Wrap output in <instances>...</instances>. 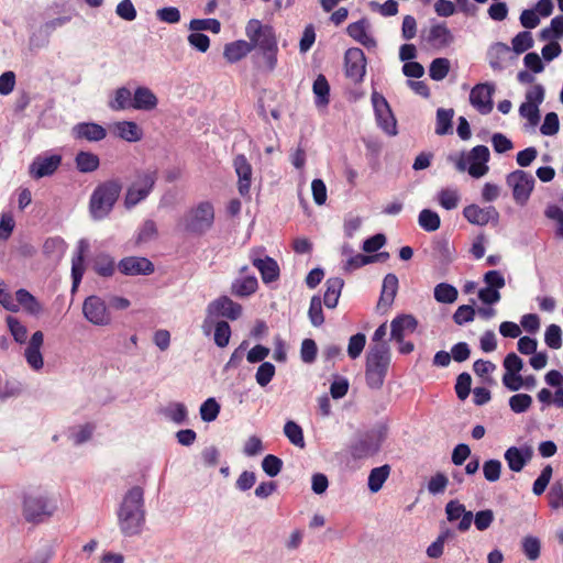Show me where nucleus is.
Masks as SVG:
<instances>
[{"label":"nucleus","mask_w":563,"mask_h":563,"mask_svg":"<svg viewBox=\"0 0 563 563\" xmlns=\"http://www.w3.org/2000/svg\"><path fill=\"white\" fill-rule=\"evenodd\" d=\"M117 515L120 531L124 537L142 533L146 516L142 487L133 486L124 494Z\"/></svg>","instance_id":"1"},{"label":"nucleus","mask_w":563,"mask_h":563,"mask_svg":"<svg viewBox=\"0 0 563 563\" xmlns=\"http://www.w3.org/2000/svg\"><path fill=\"white\" fill-rule=\"evenodd\" d=\"M245 34L252 51L257 48L264 58V69L273 71L277 65L278 44L275 30L269 24L252 19L247 22Z\"/></svg>","instance_id":"2"},{"label":"nucleus","mask_w":563,"mask_h":563,"mask_svg":"<svg viewBox=\"0 0 563 563\" xmlns=\"http://www.w3.org/2000/svg\"><path fill=\"white\" fill-rule=\"evenodd\" d=\"M23 519L37 526L47 521L56 511V503L40 488H30L21 493Z\"/></svg>","instance_id":"3"},{"label":"nucleus","mask_w":563,"mask_h":563,"mask_svg":"<svg viewBox=\"0 0 563 563\" xmlns=\"http://www.w3.org/2000/svg\"><path fill=\"white\" fill-rule=\"evenodd\" d=\"M390 364V349L387 342L372 344L366 354L365 380L371 389H380Z\"/></svg>","instance_id":"4"},{"label":"nucleus","mask_w":563,"mask_h":563,"mask_svg":"<svg viewBox=\"0 0 563 563\" xmlns=\"http://www.w3.org/2000/svg\"><path fill=\"white\" fill-rule=\"evenodd\" d=\"M214 223V207L210 201H200L185 211L179 219L181 230L194 236H202Z\"/></svg>","instance_id":"5"},{"label":"nucleus","mask_w":563,"mask_h":563,"mask_svg":"<svg viewBox=\"0 0 563 563\" xmlns=\"http://www.w3.org/2000/svg\"><path fill=\"white\" fill-rule=\"evenodd\" d=\"M122 190L119 179H110L99 184L89 200V211L93 219L101 220L109 216Z\"/></svg>","instance_id":"6"},{"label":"nucleus","mask_w":563,"mask_h":563,"mask_svg":"<svg viewBox=\"0 0 563 563\" xmlns=\"http://www.w3.org/2000/svg\"><path fill=\"white\" fill-rule=\"evenodd\" d=\"M388 428L382 423L365 432L358 433L349 444V453L353 460H364L380 451L387 438Z\"/></svg>","instance_id":"7"},{"label":"nucleus","mask_w":563,"mask_h":563,"mask_svg":"<svg viewBox=\"0 0 563 563\" xmlns=\"http://www.w3.org/2000/svg\"><path fill=\"white\" fill-rule=\"evenodd\" d=\"M158 179L157 169H137L134 179L128 186L124 196V207L130 210L144 201L154 190Z\"/></svg>","instance_id":"8"},{"label":"nucleus","mask_w":563,"mask_h":563,"mask_svg":"<svg viewBox=\"0 0 563 563\" xmlns=\"http://www.w3.org/2000/svg\"><path fill=\"white\" fill-rule=\"evenodd\" d=\"M242 312L243 308L239 302L233 301L229 296H219L206 308V317L201 325L203 333L210 334L214 321H219L220 317L235 321L242 316Z\"/></svg>","instance_id":"9"},{"label":"nucleus","mask_w":563,"mask_h":563,"mask_svg":"<svg viewBox=\"0 0 563 563\" xmlns=\"http://www.w3.org/2000/svg\"><path fill=\"white\" fill-rule=\"evenodd\" d=\"M506 184L512 190V198L518 206H526L533 191L536 179L534 177L522 170L516 169L506 176Z\"/></svg>","instance_id":"10"},{"label":"nucleus","mask_w":563,"mask_h":563,"mask_svg":"<svg viewBox=\"0 0 563 563\" xmlns=\"http://www.w3.org/2000/svg\"><path fill=\"white\" fill-rule=\"evenodd\" d=\"M371 100L378 128L389 136L397 135V120L386 98L374 90Z\"/></svg>","instance_id":"11"},{"label":"nucleus","mask_w":563,"mask_h":563,"mask_svg":"<svg viewBox=\"0 0 563 563\" xmlns=\"http://www.w3.org/2000/svg\"><path fill=\"white\" fill-rule=\"evenodd\" d=\"M250 260L252 265L258 269L264 284L276 282L279 278V266L273 257L265 254L264 247L252 249Z\"/></svg>","instance_id":"12"},{"label":"nucleus","mask_w":563,"mask_h":563,"mask_svg":"<svg viewBox=\"0 0 563 563\" xmlns=\"http://www.w3.org/2000/svg\"><path fill=\"white\" fill-rule=\"evenodd\" d=\"M84 317L93 325L104 327L111 323L112 317L106 301L99 296H88L82 303Z\"/></svg>","instance_id":"13"},{"label":"nucleus","mask_w":563,"mask_h":563,"mask_svg":"<svg viewBox=\"0 0 563 563\" xmlns=\"http://www.w3.org/2000/svg\"><path fill=\"white\" fill-rule=\"evenodd\" d=\"M345 76L354 84H361L366 74V57L360 47H350L344 54Z\"/></svg>","instance_id":"14"},{"label":"nucleus","mask_w":563,"mask_h":563,"mask_svg":"<svg viewBox=\"0 0 563 563\" xmlns=\"http://www.w3.org/2000/svg\"><path fill=\"white\" fill-rule=\"evenodd\" d=\"M119 272L125 276H148L155 272L152 261L143 256H126L117 265Z\"/></svg>","instance_id":"15"},{"label":"nucleus","mask_w":563,"mask_h":563,"mask_svg":"<svg viewBox=\"0 0 563 563\" xmlns=\"http://www.w3.org/2000/svg\"><path fill=\"white\" fill-rule=\"evenodd\" d=\"M464 218L472 224L484 227L488 223L497 224L499 222V212L494 206L479 207L472 203L463 209Z\"/></svg>","instance_id":"16"},{"label":"nucleus","mask_w":563,"mask_h":563,"mask_svg":"<svg viewBox=\"0 0 563 563\" xmlns=\"http://www.w3.org/2000/svg\"><path fill=\"white\" fill-rule=\"evenodd\" d=\"M62 156L59 154L37 155L29 166V174L33 179L52 176L60 166Z\"/></svg>","instance_id":"17"},{"label":"nucleus","mask_w":563,"mask_h":563,"mask_svg":"<svg viewBox=\"0 0 563 563\" xmlns=\"http://www.w3.org/2000/svg\"><path fill=\"white\" fill-rule=\"evenodd\" d=\"M494 84L485 82L475 85L470 93L471 104L482 114H488L493 110Z\"/></svg>","instance_id":"18"},{"label":"nucleus","mask_w":563,"mask_h":563,"mask_svg":"<svg viewBox=\"0 0 563 563\" xmlns=\"http://www.w3.org/2000/svg\"><path fill=\"white\" fill-rule=\"evenodd\" d=\"M489 150L485 145H476L468 154L470 163L468 174L474 178H479L488 172L487 162L489 161Z\"/></svg>","instance_id":"19"},{"label":"nucleus","mask_w":563,"mask_h":563,"mask_svg":"<svg viewBox=\"0 0 563 563\" xmlns=\"http://www.w3.org/2000/svg\"><path fill=\"white\" fill-rule=\"evenodd\" d=\"M233 166L238 175V190L242 197L250 195L252 184V166L244 154L234 157Z\"/></svg>","instance_id":"20"},{"label":"nucleus","mask_w":563,"mask_h":563,"mask_svg":"<svg viewBox=\"0 0 563 563\" xmlns=\"http://www.w3.org/2000/svg\"><path fill=\"white\" fill-rule=\"evenodd\" d=\"M44 342V334L42 331H36L32 334L29 344L25 349L24 356L29 366L34 371H40L44 366L43 355L41 347Z\"/></svg>","instance_id":"21"},{"label":"nucleus","mask_w":563,"mask_h":563,"mask_svg":"<svg viewBox=\"0 0 563 563\" xmlns=\"http://www.w3.org/2000/svg\"><path fill=\"white\" fill-rule=\"evenodd\" d=\"M533 455V451L531 446H510L506 450L504 457L507 462V465L512 472H520L526 466V464L531 460Z\"/></svg>","instance_id":"22"},{"label":"nucleus","mask_w":563,"mask_h":563,"mask_svg":"<svg viewBox=\"0 0 563 563\" xmlns=\"http://www.w3.org/2000/svg\"><path fill=\"white\" fill-rule=\"evenodd\" d=\"M71 135L76 140H86L89 142H99L107 135L106 129L95 122H80L73 126Z\"/></svg>","instance_id":"23"},{"label":"nucleus","mask_w":563,"mask_h":563,"mask_svg":"<svg viewBox=\"0 0 563 563\" xmlns=\"http://www.w3.org/2000/svg\"><path fill=\"white\" fill-rule=\"evenodd\" d=\"M417 327L418 321L412 314H398L390 322V340L402 341L406 333H413Z\"/></svg>","instance_id":"24"},{"label":"nucleus","mask_w":563,"mask_h":563,"mask_svg":"<svg viewBox=\"0 0 563 563\" xmlns=\"http://www.w3.org/2000/svg\"><path fill=\"white\" fill-rule=\"evenodd\" d=\"M369 22L366 18H362L361 20L350 23L346 27V33L354 41L365 46L366 48L376 47V40L368 34Z\"/></svg>","instance_id":"25"},{"label":"nucleus","mask_w":563,"mask_h":563,"mask_svg":"<svg viewBox=\"0 0 563 563\" xmlns=\"http://www.w3.org/2000/svg\"><path fill=\"white\" fill-rule=\"evenodd\" d=\"M398 277L394 273H388L387 275H385L377 305L378 308L384 307L387 309L391 307L398 291Z\"/></svg>","instance_id":"26"},{"label":"nucleus","mask_w":563,"mask_h":563,"mask_svg":"<svg viewBox=\"0 0 563 563\" xmlns=\"http://www.w3.org/2000/svg\"><path fill=\"white\" fill-rule=\"evenodd\" d=\"M132 108L141 111H151L157 107L158 99L147 87L140 86L132 96Z\"/></svg>","instance_id":"27"},{"label":"nucleus","mask_w":563,"mask_h":563,"mask_svg":"<svg viewBox=\"0 0 563 563\" xmlns=\"http://www.w3.org/2000/svg\"><path fill=\"white\" fill-rule=\"evenodd\" d=\"M87 249H88V243L85 240H80L78 242L77 253L71 260V280H73L71 289H73V291H75L77 289V287L79 286V284L81 283V279H82V276L85 273L84 253L87 251Z\"/></svg>","instance_id":"28"},{"label":"nucleus","mask_w":563,"mask_h":563,"mask_svg":"<svg viewBox=\"0 0 563 563\" xmlns=\"http://www.w3.org/2000/svg\"><path fill=\"white\" fill-rule=\"evenodd\" d=\"M258 288L257 278L254 275H244L235 278L231 284V294L235 297H250Z\"/></svg>","instance_id":"29"},{"label":"nucleus","mask_w":563,"mask_h":563,"mask_svg":"<svg viewBox=\"0 0 563 563\" xmlns=\"http://www.w3.org/2000/svg\"><path fill=\"white\" fill-rule=\"evenodd\" d=\"M510 47L501 42L494 43L487 51L488 64L495 71H503L505 69L506 56L510 53Z\"/></svg>","instance_id":"30"},{"label":"nucleus","mask_w":563,"mask_h":563,"mask_svg":"<svg viewBox=\"0 0 563 563\" xmlns=\"http://www.w3.org/2000/svg\"><path fill=\"white\" fill-rule=\"evenodd\" d=\"M427 40L433 45L446 47L454 41V36L446 24L441 22L430 27Z\"/></svg>","instance_id":"31"},{"label":"nucleus","mask_w":563,"mask_h":563,"mask_svg":"<svg viewBox=\"0 0 563 563\" xmlns=\"http://www.w3.org/2000/svg\"><path fill=\"white\" fill-rule=\"evenodd\" d=\"M252 52L250 41L238 40L224 46L223 56L229 63H236Z\"/></svg>","instance_id":"32"},{"label":"nucleus","mask_w":563,"mask_h":563,"mask_svg":"<svg viewBox=\"0 0 563 563\" xmlns=\"http://www.w3.org/2000/svg\"><path fill=\"white\" fill-rule=\"evenodd\" d=\"M344 280L341 277H331L325 282L323 302L327 308L333 309L338 306Z\"/></svg>","instance_id":"33"},{"label":"nucleus","mask_w":563,"mask_h":563,"mask_svg":"<svg viewBox=\"0 0 563 563\" xmlns=\"http://www.w3.org/2000/svg\"><path fill=\"white\" fill-rule=\"evenodd\" d=\"M16 305L22 306L23 309L32 314L38 316L43 311L40 301L26 289L20 288L15 291Z\"/></svg>","instance_id":"34"},{"label":"nucleus","mask_w":563,"mask_h":563,"mask_svg":"<svg viewBox=\"0 0 563 563\" xmlns=\"http://www.w3.org/2000/svg\"><path fill=\"white\" fill-rule=\"evenodd\" d=\"M115 130L118 136L126 142H137L143 137V131L133 121L118 122L115 125Z\"/></svg>","instance_id":"35"},{"label":"nucleus","mask_w":563,"mask_h":563,"mask_svg":"<svg viewBox=\"0 0 563 563\" xmlns=\"http://www.w3.org/2000/svg\"><path fill=\"white\" fill-rule=\"evenodd\" d=\"M67 244L60 236L47 238L43 244V254L52 260H59L64 256Z\"/></svg>","instance_id":"36"},{"label":"nucleus","mask_w":563,"mask_h":563,"mask_svg":"<svg viewBox=\"0 0 563 563\" xmlns=\"http://www.w3.org/2000/svg\"><path fill=\"white\" fill-rule=\"evenodd\" d=\"M390 474V466L388 464H384L382 466L375 467L369 472L367 479V487L369 492L377 493L382 489L384 483L387 481Z\"/></svg>","instance_id":"37"},{"label":"nucleus","mask_w":563,"mask_h":563,"mask_svg":"<svg viewBox=\"0 0 563 563\" xmlns=\"http://www.w3.org/2000/svg\"><path fill=\"white\" fill-rule=\"evenodd\" d=\"M76 168L80 173H92L98 169L100 159L98 155L91 152L80 151L75 157Z\"/></svg>","instance_id":"38"},{"label":"nucleus","mask_w":563,"mask_h":563,"mask_svg":"<svg viewBox=\"0 0 563 563\" xmlns=\"http://www.w3.org/2000/svg\"><path fill=\"white\" fill-rule=\"evenodd\" d=\"M132 93L126 87H120L114 91V97L109 100L108 107L113 111L132 108Z\"/></svg>","instance_id":"39"},{"label":"nucleus","mask_w":563,"mask_h":563,"mask_svg":"<svg viewBox=\"0 0 563 563\" xmlns=\"http://www.w3.org/2000/svg\"><path fill=\"white\" fill-rule=\"evenodd\" d=\"M454 115L453 109L439 108L437 110L435 134L446 135L453 132L452 119Z\"/></svg>","instance_id":"40"},{"label":"nucleus","mask_w":563,"mask_h":563,"mask_svg":"<svg viewBox=\"0 0 563 563\" xmlns=\"http://www.w3.org/2000/svg\"><path fill=\"white\" fill-rule=\"evenodd\" d=\"M93 271L101 277H111L115 272L114 258L106 253L99 254L93 262Z\"/></svg>","instance_id":"41"},{"label":"nucleus","mask_w":563,"mask_h":563,"mask_svg":"<svg viewBox=\"0 0 563 563\" xmlns=\"http://www.w3.org/2000/svg\"><path fill=\"white\" fill-rule=\"evenodd\" d=\"M164 416L176 424L188 422V410L183 402H172L164 410Z\"/></svg>","instance_id":"42"},{"label":"nucleus","mask_w":563,"mask_h":563,"mask_svg":"<svg viewBox=\"0 0 563 563\" xmlns=\"http://www.w3.org/2000/svg\"><path fill=\"white\" fill-rule=\"evenodd\" d=\"M312 90L316 96L317 106H325L329 103L330 85L324 75H318L313 81Z\"/></svg>","instance_id":"43"},{"label":"nucleus","mask_w":563,"mask_h":563,"mask_svg":"<svg viewBox=\"0 0 563 563\" xmlns=\"http://www.w3.org/2000/svg\"><path fill=\"white\" fill-rule=\"evenodd\" d=\"M434 299L441 303H453L459 296L457 289L448 283H440L434 287Z\"/></svg>","instance_id":"44"},{"label":"nucleus","mask_w":563,"mask_h":563,"mask_svg":"<svg viewBox=\"0 0 563 563\" xmlns=\"http://www.w3.org/2000/svg\"><path fill=\"white\" fill-rule=\"evenodd\" d=\"M419 225L427 232H434L441 225L440 216L431 209H422L418 216Z\"/></svg>","instance_id":"45"},{"label":"nucleus","mask_w":563,"mask_h":563,"mask_svg":"<svg viewBox=\"0 0 563 563\" xmlns=\"http://www.w3.org/2000/svg\"><path fill=\"white\" fill-rule=\"evenodd\" d=\"M450 60L445 57L434 58L429 66V76L432 80H443L450 71Z\"/></svg>","instance_id":"46"},{"label":"nucleus","mask_w":563,"mask_h":563,"mask_svg":"<svg viewBox=\"0 0 563 563\" xmlns=\"http://www.w3.org/2000/svg\"><path fill=\"white\" fill-rule=\"evenodd\" d=\"M212 329H214L216 345L221 349L228 346L232 334L229 322L225 320L214 321Z\"/></svg>","instance_id":"47"},{"label":"nucleus","mask_w":563,"mask_h":563,"mask_svg":"<svg viewBox=\"0 0 563 563\" xmlns=\"http://www.w3.org/2000/svg\"><path fill=\"white\" fill-rule=\"evenodd\" d=\"M284 433L289 442L298 448H305L302 428L295 421L288 420L284 426Z\"/></svg>","instance_id":"48"},{"label":"nucleus","mask_w":563,"mask_h":563,"mask_svg":"<svg viewBox=\"0 0 563 563\" xmlns=\"http://www.w3.org/2000/svg\"><path fill=\"white\" fill-rule=\"evenodd\" d=\"M308 318L311 324L316 328L321 327L324 323V316L322 309V300L318 295L312 296L310 306L308 309Z\"/></svg>","instance_id":"49"},{"label":"nucleus","mask_w":563,"mask_h":563,"mask_svg":"<svg viewBox=\"0 0 563 563\" xmlns=\"http://www.w3.org/2000/svg\"><path fill=\"white\" fill-rule=\"evenodd\" d=\"M7 324L13 340L19 344H24L27 340V329L15 317L8 316Z\"/></svg>","instance_id":"50"},{"label":"nucleus","mask_w":563,"mask_h":563,"mask_svg":"<svg viewBox=\"0 0 563 563\" xmlns=\"http://www.w3.org/2000/svg\"><path fill=\"white\" fill-rule=\"evenodd\" d=\"M539 37L541 41H551L563 37V22L559 15L551 20L550 26L540 31Z\"/></svg>","instance_id":"51"},{"label":"nucleus","mask_w":563,"mask_h":563,"mask_svg":"<svg viewBox=\"0 0 563 563\" xmlns=\"http://www.w3.org/2000/svg\"><path fill=\"white\" fill-rule=\"evenodd\" d=\"M189 30H191V31H210L213 34H218L221 31V23L219 20L213 19V18L192 19L189 22Z\"/></svg>","instance_id":"52"},{"label":"nucleus","mask_w":563,"mask_h":563,"mask_svg":"<svg viewBox=\"0 0 563 563\" xmlns=\"http://www.w3.org/2000/svg\"><path fill=\"white\" fill-rule=\"evenodd\" d=\"M220 409H221V407L214 398H212V397L208 398L200 406L201 420L205 422L214 421L220 413Z\"/></svg>","instance_id":"53"},{"label":"nucleus","mask_w":563,"mask_h":563,"mask_svg":"<svg viewBox=\"0 0 563 563\" xmlns=\"http://www.w3.org/2000/svg\"><path fill=\"white\" fill-rule=\"evenodd\" d=\"M519 115L527 119L528 123L525 125L526 128H528V125L531 128L537 126L541 119L539 107L537 104H529L526 102L520 104Z\"/></svg>","instance_id":"54"},{"label":"nucleus","mask_w":563,"mask_h":563,"mask_svg":"<svg viewBox=\"0 0 563 563\" xmlns=\"http://www.w3.org/2000/svg\"><path fill=\"white\" fill-rule=\"evenodd\" d=\"M522 551L530 561H536L540 558L541 542L537 537L527 536L521 542Z\"/></svg>","instance_id":"55"},{"label":"nucleus","mask_w":563,"mask_h":563,"mask_svg":"<svg viewBox=\"0 0 563 563\" xmlns=\"http://www.w3.org/2000/svg\"><path fill=\"white\" fill-rule=\"evenodd\" d=\"M512 51L519 55L533 47V37L529 31L519 32L511 41Z\"/></svg>","instance_id":"56"},{"label":"nucleus","mask_w":563,"mask_h":563,"mask_svg":"<svg viewBox=\"0 0 563 563\" xmlns=\"http://www.w3.org/2000/svg\"><path fill=\"white\" fill-rule=\"evenodd\" d=\"M544 216L549 220L556 221L555 236L563 239V210L556 205H548L544 209Z\"/></svg>","instance_id":"57"},{"label":"nucleus","mask_w":563,"mask_h":563,"mask_svg":"<svg viewBox=\"0 0 563 563\" xmlns=\"http://www.w3.org/2000/svg\"><path fill=\"white\" fill-rule=\"evenodd\" d=\"M283 460L274 454H267L262 461V468L269 477L277 476L283 468Z\"/></svg>","instance_id":"58"},{"label":"nucleus","mask_w":563,"mask_h":563,"mask_svg":"<svg viewBox=\"0 0 563 563\" xmlns=\"http://www.w3.org/2000/svg\"><path fill=\"white\" fill-rule=\"evenodd\" d=\"M532 405V397L528 394H516L509 398V407L515 413L526 412Z\"/></svg>","instance_id":"59"},{"label":"nucleus","mask_w":563,"mask_h":563,"mask_svg":"<svg viewBox=\"0 0 563 563\" xmlns=\"http://www.w3.org/2000/svg\"><path fill=\"white\" fill-rule=\"evenodd\" d=\"M275 372H276V368L273 363L263 362L258 366L256 374H255L256 383L260 386L265 387L266 385H268L272 382V379L275 375Z\"/></svg>","instance_id":"60"},{"label":"nucleus","mask_w":563,"mask_h":563,"mask_svg":"<svg viewBox=\"0 0 563 563\" xmlns=\"http://www.w3.org/2000/svg\"><path fill=\"white\" fill-rule=\"evenodd\" d=\"M460 197L454 189H441L438 192V202L445 210H453L457 207Z\"/></svg>","instance_id":"61"},{"label":"nucleus","mask_w":563,"mask_h":563,"mask_svg":"<svg viewBox=\"0 0 563 563\" xmlns=\"http://www.w3.org/2000/svg\"><path fill=\"white\" fill-rule=\"evenodd\" d=\"M560 130L559 115L555 112L545 114L543 123L540 126V133L545 136H553Z\"/></svg>","instance_id":"62"},{"label":"nucleus","mask_w":563,"mask_h":563,"mask_svg":"<svg viewBox=\"0 0 563 563\" xmlns=\"http://www.w3.org/2000/svg\"><path fill=\"white\" fill-rule=\"evenodd\" d=\"M501 462L496 459H490L484 462L483 473L486 481L494 483L500 478Z\"/></svg>","instance_id":"63"},{"label":"nucleus","mask_w":563,"mask_h":563,"mask_svg":"<svg viewBox=\"0 0 563 563\" xmlns=\"http://www.w3.org/2000/svg\"><path fill=\"white\" fill-rule=\"evenodd\" d=\"M545 344L553 350L562 346V330L558 324H550L544 333Z\"/></svg>","instance_id":"64"}]
</instances>
